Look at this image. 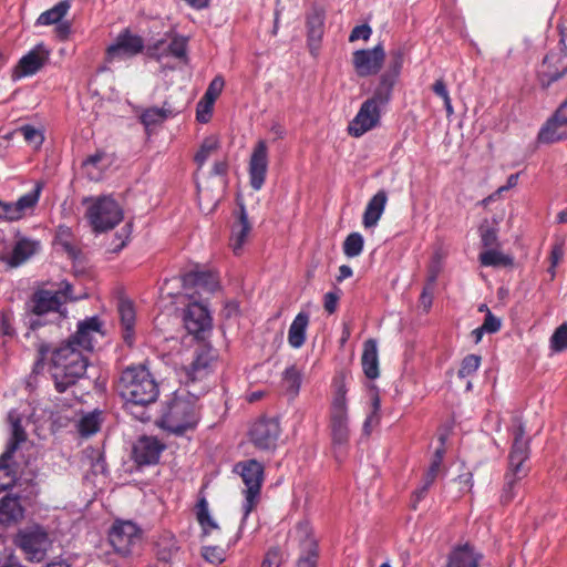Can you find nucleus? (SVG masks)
<instances>
[{
	"mask_svg": "<svg viewBox=\"0 0 567 567\" xmlns=\"http://www.w3.org/2000/svg\"><path fill=\"white\" fill-rule=\"evenodd\" d=\"M385 59V52L381 44L372 49L357 50L353 53L352 63L358 76L367 78L377 74Z\"/></svg>",
	"mask_w": 567,
	"mask_h": 567,
	"instance_id": "obj_13",
	"label": "nucleus"
},
{
	"mask_svg": "<svg viewBox=\"0 0 567 567\" xmlns=\"http://www.w3.org/2000/svg\"><path fill=\"white\" fill-rule=\"evenodd\" d=\"M308 324L309 315L303 311L299 312L290 324L288 331V342L292 348L299 349L305 344Z\"/></svg>",
	"mask_w": 567,
	"mask_h": 567,
	"instance_id": "obj_34",
	"label": "nucleus"
},
{
	"mask_svg": "<svg viewBox=\"0 0 567 567\" xmlns=\"http://www.w3.org/2000/svg\"><path fill=\"white\" fill-rule=\"evenodd\" d=\"M481 365V357L477 354H468L466 355L461 363V368L458 370L460 378H466L474 374Z\"/></svg>",
	"mask_w": 567,
	"mask_h": 567,
	"instance_id": "obj_52",
	"label": "nucleus"
},
{
	"mask_svg": "<svg viewBox=\"0 0 567 567\" xmlns=\"http://www.w3.org/2000/svg\"><path fill=\"white\" fill-rule=\"evenodd\" d=\"M216 363V353L212 348H200L189 367L185 368V383H194L205 379L214 369Z\"/></svg>",
	"mask_w": 567,
	"mask_h": 567,
	"instance_id": "obj_20",
	"label": "nucleus"
},
{
	"mask_svg": "<svg viewBox=\"0 0 567 567\" xmlns=\"http://www.w3.org/2000/svg\"><path fill=\"white\" fill-rule=\"evenodd\" d=\"M49 60V51L44 44L35 45L30 52L23 55L14 66L11 78L17 81L24 76H30L40 71Z\"/></svg>",
	"mask_w": 567,
	"mask_h": 567,
	"instance_id": "obj_18",
	"label": "nucleus"
},
{
	"mask_svg": "<svg viewBox=\"0 0 567 567\" xmlns=\"http://www.w3.org/2000/svg\"><path fill=\"white\" fill-rule=\"evenodd\" d=\"M23 216L20 213V208L17 207L16 203H2L0 207V218H4L7 220H19Z\"/></svg>",
	"mask_w": 567,
	"mask_h": 567,
	"instance_id": "obj_57",
	"label": "nucleus"
},
{
	"mask_svg": "<svg viewBox=\"0 0 567 567\" xmlns=\"http://www.w3.org/2000/svg\"><path fill=\"white\" fill-rule=\"evenodd\" d=\"M96 336H103L102 323L97 317H91L79 322L76 332L64 340V342L71 343L81 351H91Z\"/></svg>",
	"mask_w": 567,
	"mask_h": 567,
	"instance_id": "obj_19",
	"label": "nucleus"
},
{
	"mask_svg": "<svg viewBox=\"0 0 567 567\" xmlns=\"http://www.w3.org/2000/svg\"><path fill=\"white\" fill-rule=\"evenodd\" d=\"M17 132L23 136L27 143L35 148L40 147L44 141L43 133L32 125H22L17 130Z\"/></svg>",
	"mask_w": 567,
	"mask_h": 567,
	"instance_id": "obj_46",
	"label": "nucleus"
},
{
	"mask_svg": "<svg viewBox=\"0 0 567 567\" xmlns=\"http://www.w3.org/2000/svg\"><path fill=\"white\" fill-rule=\"evenodd\" d=\"M396 81L398 79L382 73L379 78L377 86L374 87L373 95L368 99V101H372L380 107L388 105L392 99V93Z\"/></svg>",
	"mask_w": 567,
	"mask_h": 567,
	"instance_id": "obj_33",
	"label": "nucleus"
},
{
	"mask_svg": "<svg viewBox=\"0 0 567 567\" xmlns=\"http://www.w3.org/2000/svg\"><path fill=\"white\" fill-rule=\"evenodd\" d=\"M165 445L155 436H141L133 445V460L140 465H153L159 460Z\"/></svg>",
	"mask_w": 567,
	"mask_h": 567,
	"instance_id": "obj_21",
	"label": "nucleus"
},
{
	"mask_svg": "<svg viewBox=\"0 0 567 567\" xmlns=\"http://www.w3.org/2000/svg\"><path fill=\"white\" fill-rule=\"evenodd\" d=\"M371 406L372 411L368 415L367 420L363 424V431L364 433L369 434L371 432V427L375 426L380 422V396L377 392H374L371 396Z\"/></svg>",
	"mask_w": 567,
	"mask_h": 567,
	"instance_id": "obj_48",
	"label": "nucleus"
},
{
	"mask_svg": "<svg viewBox=\"0 0 567 567\" xmlns=\"http://www.w3.org/2000/svg\"><path fill=\"white\" fill-rule=\"evenodd\" d=\"M363 237L359 233H351L343 243V252L347 257L359 256L363 249Z\"/></svg>",
	"mask_w": 567,
	"mask_h": 567,
	"instance_id": "obj_45",
	"label": "nucleus"
},
{
	"mask_svg": "<svg viewBox=\"0 0 567 567\" xmlns=\"http://www.w3.org/2000/svg\"><path fill=\"white\" fill-rule=\"evenodd\" d=\"M184 326L186 330L196 337L212 328V318L208 309L200 302H192L184 312Z\"/></svg>",
	"mask_w": 567,
	"mask_h": 567,
	"instance_id": "obj_22",
	"label": "nucleus"
},
{
	"mask_svg": "<svg viewBox=\"0 0 567 567\" xmlns=\"http://www.w3.org/2000/svg\"><path fill=\"white\" fill-rule=\"evenodd\" d=\"M40 193L41 185L37 184L33 190L24 194L16 202V205L18 208H20V213L22 214V216L25 215V212L28 209H32L37 205L40 197Z\"/></svg>",
	"mask_w": 567,
	"mask_h": 567,
	"instance_id": "obj_47",
	"label": "nucleus"
},
{
	"mask_svg": "<svg viewBox=\"0 0 567 567\" xmlns=\"http://www.w3.org/2000/svg\"><path fill=\"white\" fill-rule=\"evenodd\" d=\"M483 556L468 543L456 546L447 559V567H478Z\"/></svg>",
	"mask_w": 567,
	"mask_h": 567,
	"instance_id": "obj_25",
	"label": "nucleus"
},
{
	"mask_svg": "<svg viewBox=\"0 0 567 567\" xmlns=\"http://www.w3.org/2000/svg\"><path fill=\"white\" fill-rule=\"evenodd\" d=\"M109 540L116 553L127 556L141 544L142 530L131 520H116L109 532Z\"/></svg>",
	"mask_w": 567,
	"mask_h": 567,
	"instance_id": "obj_10",
	"label": "nucleus"
},
{
	"mask_svg": "<svg viewBox=\"0 0 567 567\" xmlns=\"http://www.w3.org/2000/svg\"><path fill=\"white\" fill-rule=\"evenodd\" d=\"M340 296L338 292L330 291L324 295L323 307L328 313H333L337 310L338 301Z\"/></svg>",
	"mask_w": 567,
	"mask_h": 567,
	"instance_id": "obj_63",
	"label": "nucleus"
},
{
	"mask_svg": "<svg viewBox=\"0 0 567 567\" xmlns=\"http://www.w3.org/2000/svg\"><path fill=\"white\" fill-rule=\"evenodd\" d=\"M381 109L372 101H364L348 126V132L354 137H360L368 131L378 126L381 118Z\"/></svg>",
	"mask_w": 567,
	"mask_h": 567,
	"instance_id": "obj_17",
	"label": "nucleus"
},
{
	"mask_svg": "<svg viewBox=\"0 0 567 567\" xmlns=\"http://www.w3.org/2000/svg\"><path fill=\"white\" fill-rule=\"evenodd\" d=\"M38 353L39 361H43L51 353L50 373L54 386L60 393L75 385L86 372L87 358L83 354V351L71 343L63 341L51 350L48 343L42 342L38 346Z\"/></svg>",
	"mask_w": 567,
	"mask_h": 567,
	"instance_id": "obj_1",
	"label": "nucleus"
},
{
	"mask_svg": "<svg viewBox=\"0 0 567 567\" xmlns=\"http://www.w3.org/2000/svg\"><path fill=\"white\" fill-rule=\"evenodd\" d=\"M220 147L219 138L216 135H209L204 138L198 152L194 156V161L198 168H202L206 161L215 154Z\"/></svg>",
	"mask_w": 567,
	"mask_h": 567,
	"instance_id": "obj_36",
	"label": "nucleus"
},
{
	"mask_svg": "<svg viewBox=\"0 0 567 567\" xmlns=\"http://www.w3.org/2000/svg\"><path fill=\"white\" fill-rule=\"evenodd\" d=\"M70 8H71V3L69 0H62V1L58 2L54 7L42 12L38 17V19L35 21V25L58 24L68 14Z\"/></svg>",
	"mask_w": 567,
	"mask_h": 567,
	"instance_id": "obj_35",
	"label": "nucleus"
},
{
	"mask_svg": "<svg viewBox=\"0 0 567 567\" xmlns=\"http://www.w3.org/2000/svg\"><path fill=\"white\" fill-rule=\"evenodd\" d=\"M184 288H197L206 292H214L218 289L217 276L212 271H189L181 277Z\"/></svg>",
	"mask_w": 567,
	"mask_h": 567,
	"instance_id": "obj_23",
	"label": "nucleus"
},
{
	"mask_svg": "<svg viewBox=\"0 0 567 567\" xmlns=\"http://www.w3.org/2000/svg\"><path fill=\"white\" fill-rule=\"evenodd\" d=\"M361 363L368 379L374 380L379 377V358L375 340L369 339L364 342Z\"/></svg>",
	"mask_w": 567,
	"mask_h": 567,
	"instance_id": "obj_31",
	"label": "nucleus"
},
{
	"mask_svg": "<svg viewBox=\"0 0 567 567\" xmlns=\"http://www.w3.org/2000/svg\"><path fill=\"white\" fill-rule=\"evenodd\" d=\"M513 444L508 455V470L505 475V485L502 493V502L508 503L514 498L515 484L527 476L529 467V440L525 437V430L522 423L514 429Z\"/></svg>",
	"mask_w": 567,
	"mask_h": 567,
	"instance_id": "obj_4",
	"label": "nucleus"
},
{
	"mask_svg": "<svg viewBox=\"0 0 567 567\" xmlns=\"http://www.w3.org/2000/svg\"><path fill=\"white\" fill-rule=\"evenodd\" d=\"M481 240L484 247H492L497 244V229L485 220L480 227Z\"/></svg>",
	"mask_w": 567,
	"mask_h": 567,
	"instance_id": "obj_54",
	"label": "nucleus"
},
{
	"mask_svg": "<svg viewBox=\"0 0 567 567\" xmlns=\"http://www.w3.org/2000/svg\"><path fill=\"white\" fill-rule=\"evenodd\" d=\"M280 435L279 422L275 419H260L256 421L250 431V441L257 449L272 450Z\"/></svg>",
	"mask_w": 567,
	"mask_h": 567,
	"instance_id": "obj_14",
	"label": "nucleus"
},
{
	"mask_svg": "<svg viewBox=\"0 0 567 567\" xmlns=\"http://www.w3.org/2000/svg\"><path fill=\"white\" fill-rule=\"evenodd\" d=\"M71 284L63 281L58 290L41 289L33 293L31 299V311L37 316H43L49 312L62 313L61 308L68 301L75 300L72 296Z\"/></svg>",
	"mask_w": 567,
	"mask_h": 567,
	"instance_id": "obj_9",
	"label": "nucleus"
},
{
	"mask_svg": "<svg viewBox=\"0 0 567 567\" xmlns=\"http://www.w3.org/2000/svg\"><path fill=\"white\" fill-rule=\"evenodd\" d=\"M372 33L371 28L368 24H361L353 28L350 33L349 41L354 42L359 39L368 40Z\"/></svg>",
	"mask_w": 567,
	"mask_h": 567,
	"instance_id": "obj_60",
	"label": "nucleus"
},
{
	"mask_svg": "<svg viewBox=\"0 0 567 567\" xmlns=\"http://www.w3.org/2000/svg\"><path fill=\"white\" fill-rule=\"evenodd\" d=\"M39 248L40 241L29 238H20L14 244L12 251L8 256L2 257V260L10 267H18L31 258Z\"/></svg>",
	"mask_w": 567,
	"mask_h": 567,
	"instance_id": "obj_24",
	"label": "nucleus"
},
{
	"mask_svg": "<svg viewBox=\"0 0 567 567\" xmlns=\"http://www.w3.org/2000/svg\"><path fill=\"white\" fill-rule=\"evenodd\" d=\"M105 157V153L102 151H96L94 154L90 155L82 164L83 168L86 172V175L90 179L97 181L100 178V172H94L97 164Z\"/></svg>",
	"mask_w": 567,
	"mask_h": 567,
	"instance_id": "obj_53",
	"label": "nucleus"
},
{
	"mask_svg": "<svg viewBox=\"0 0 567 567\" xmlns=\"http://www.w3.org/2000/svg\"><path fill=\"white\" fill-rule=\"evenodd\" d=\"M282 554L279 548H270L262 560L261 567H280L282 564Z\"/></svg>",
	"mask_w": 567,
	"mask_h": 567,
	"instance_id": "obj_58",
	"label": "nucleus"
},
{
	"mask_svg": "<svg viewBox=\"0 0 567 567\" xmlns=\"http://www.w3.org/2000/svg\"><path fill=\"white\" fill-rule=\"evenodd\" d=\"M167 45H165V40H158L154 44L148 45L146 48L147 56L161 61L163 56H166Z\"/></svg>",
	"mask_w": 567,
	"mask_h": 567,
	"instance_id": "obj_59",
	"label": "nucleus"
},
{
	"mask_svg": "<svg viewBox=\"0 0 567 567\" xmlns=\"http://www.w3.org/2000/svg\"><path fill=\"white\" fill-rule=\"evenodd\" d=\"M145 48L142 37L134 34L130 29H124L118 33L114 43L106 49V61L112 62L116 59H127L143 52Z\"/></svg>",
	"mask_w": 567,
	"mask_h": 567,
	"instance_id": "obj_12",
	"label": "nucleus"
},
{
	"mask_svg": "<svg viewBox=\"0 0 567 567\" xmlns=\"http://www.w3.org/2000/svg\"><path fill=\"white\" fill-rule=\"evenodd\" d=\"M86 202H91L86 217L94 231H106L122 221L123 209L113 197L100 196L95 199H84V203Z\"/></svg>",
	"mask_w": 567,
	"mask_h": 567,
	"instance_id": "obj_6",
	"label": "nucleus"
},
{
	"mask_svg": "<svg viewBox=\"0 0 567 567\" xmlns=\"http://www.w3.org/2000/svg\"><path fill=\"white\" fill-rule=\"evenodd\" d=\"M14 544L22 550L25 559L31 563L44 560L49 549L52 547L49 533L40 525L20 529L14 537Z\"/></svg>",
	"mask_w": 567,
	"mask_h": 567,
	"instance_id": "obj_7",
	"label": "nucleus"
},
{
	"mask_svg": "<svg viewBox=\"0 0 567 567\" xmlns=\"http://www.w3.org/2000/svg\"><path fill=\"white\" fill-rule=\"evenodd\" d=\"M236 471L239 472L243 482L246 485L245 489V503H244V517L241 520L240 528H243L248 515L256 507L260 489L264 482V466L256 460H248L236 464Z\"/></svg>",
	"mask_w": 567,
	"mask_h": 567,
	"instance_id": "obj_8",
	"label": "nucleus"
},
{
	"mask_svg": "<svg viewBox=\"0 0 567 567\" xmlns=\"http://www.w3.org/2000/svg\"><path fill=\"white\" fill-rule=\"evenodd\" d=\"M116 390L126 401L136 405H147L156 401L158 384L145 365L128 367L122 371Z\"/></svg>",
	"mask_w": 567,
	"mask_h": 567,
	"instance_id": "obj_3",
	"label": "nucleus"
},
{
	"mask_svg": "<svg viewBox=\"0 0 567 567\" xmlns=\"http://www.w3.org/2000/svg\"><path fill=\"white\" fill-rule=\"evenodd\" d=\"M388 202L385 190H379L368 203L363 214V226L365 228L374 227L381 218Z\"/></svg>",
	"mask_w": 567,
	"mask_h": 567,
	"instance_id": "obj_29",
	"label": "nucleus"
},
{
	"mask_svg": "<svg viewBox=\"0 0 567 567\" xmlns=\"http://www.w3.org/2000/svg\"><path fill=\"white\" fill-rule=\"evenodd\" d=\"M293 540L298 542L301 549L297 567H317L319 558L318 543L308 522H300L296 526Z\"/></svg>",
	"mask_w": 567,
	"mask_h": 567,
	"instance_id": "obj_11",
	"label": "nucleus"
},
{
	"mask_svg": "<svg viewBox=\"0 0 567 567\" xmlns=\"http://www.w3.org/2000/svg\"><path fill=\"white\" fill-rule=\"evenodd\" d=\"M550 348L556 352L567 349V322L561 323L550 338Z\"/></svg>",
	"mask_w": 567,
	"mask_h": 567,
	"instance_id": "obj_51",
	"label": "nucleus"
},
{
	"mask_svg": "<svg viewBox=\"0 0 567 567\" xmlns=\"http://www.w3.org/2000/svg\"><path fill=\"white\" fill-rule=\"evenodd\" d=\"M433 483L434 482H427L425 477L422 478V485L413 492V508H415L416 504L425 497Z\"/></svg>",
	"mask_w": 567,
	"mask_h": 567,
	"instance_id": "obj_64",
	"label": "nucleus"
},
{
	"mask_svg": "<svg viewBox=\"0 0 567 567\" xmlns=\"http://www.w3.org/2000/svg\"><path fill=\"white\" fill-rule=\"evenodd\" d=\"M200 420L198 396L187 392H177L162 409L159 426L165 431L183 435L194 431Z\"/></svg>",
	"mask_w": 567,
	"mask_h": 567,
	"instance_id": "obj_2",
	"label": "nucleus"
},
{
	"mask_svg": "<svg viewBox=\"0 0 567 567\" xmlns=\"http://www.w3.org/2000/svg\"><path fill=\"white\" fill-rule=\"evenodd\" d=\"M251 231V224L248 220L247 212L243 203L239 204V213L231 226L230 243L235 254H238Z\"/></svg>",
	"mask_w": 567,
	"mask_h": 567,
	"instance_id": "obj_27",
	"label": "nucleus"
},
{
	"mask_svg": "<svg viewBox=\"0 0 567 567\" xmlns=\"http://www.w3.org/2000/svg\"><path fill=\"white\" fill-rule=\"evenodd\" d=\"M268 171V146L266 141L259 140L252 148L249 159L248 173L250 186L255 190L261 189Z\"/></svg>",
	"mask_w": 567,
	"mask_h": 567,
	"instance_id": "obj_16",
	"label": "nucleus"
},
{
	"mask_svg": "<svg viewBox=\"0 0 567 567\" xmlns=\"http://www.w3.org/2000/svg\"><path fill=\"white\" fill-rule=\"evenodd\" d=\"M9 420L11 423L12 439L6 452H11V454H13L18 446L27 440V433L21 425L20 417L16 413H9Z\"/></svg>",
	"mask_w": 567,
	"mask_h": 567,
	"instance_id": "obj_38",
	"label": "nucleus"
},
{
	"mask_svg": "<svg viewBox=\"0 0 567 567\" xmlns=\"http://www.w3.org/2000/svg\"><path fill=\"white\" fill-rule=\"evenodd\" d=\"M172 55L182 61H187V38L183 35H174L167 45L166 56Z\"/></svg>",
	"mask_w": 567,
	"mask_h": 567,
	"instance_id": "obj_44",
	"label": "nucleus"
},
{
	"mask_svg": "<svg viewBox=\"0 0 567 567\" xmlns=\"http://www.w3.org/2000/svg\"><path fill=\"white\" fill-rule=\"evenodd\" d=\"M225 86V81L223 76H215L209 83L204 96L202 99L206 100V106L209 104H214L217 97L220 95L223 89Z\"/></svg>",
	"mask_w": 567,
	"mask_h": 567,
	"instance_id": "obj_50",
	"label": "nucleus"
},
{
	"mask_svg": "<svg viewBox=\"0 0 567 567\" xmlns=\"http://www.w3.org/2000/svg\"><path fill=\"white\" fill-rule=\"evenodd\" d=\"M567 74V50L560 47L556 51H550L543 61L539 79L543 86H549Z\"/></svg>",
	"mask_w": 567,
	"mask_h": 567,
	"instance_id": "obj_15",
	"label": "nucleus"
},
{
	"mask_svg": "<svg viewBox=\"0 0 567 567\" xmlns=\"http://www.w3.org/2000/svg\"><path fill=\"white\" fill-rule=\"evenodd\" d=\"M121 326L123 329V339L128 346L134 341L135 309L130 300L121 299L117 306Z\"/></svg>",
	"mask_w": 567,
	"mask_h": 567,
	"instance_id": "obj_30",
	"label": "nucleus"
},
{
	"mask_svg": "<svg viewBox=\"0 0 567 567\" xmlns=\"http://www.w3.org/2000/svg\"><path fill=\"white\" fill-rule=\"evenodd\" d=\"M100 413L92 412L80 419L78 423V431L82 436L87 437L95 434L100 430Z\"/></svg>",
	"mask_w": 567,
	"mask_h": 567,
	"instance_id": "obj_40",
	"label": "nucleus"
},
{
	"mask_svg": "<svg viewBox=\"0 0 567 567\" xmlns=\"http://www.w3.org/2000/svg\"><path fill=\"white\" fill-rule=\"evenodd\" d=\"M482 327L485 329V332L495 333L501 329V320L487 310V315L485 316Z\"/></svg>",
	"mask_w": 567,
	"mask_h": 567,
	"instance_id": "obj_62",
	"label": "nucleus"
},
{
	"mask_svg": "<svg viewBox=\"0 0 567 567\" xmlns=\"http://www.w3.org/2000/svg\"><path fill=\"white\" fill-rule=\"evenodd\" d=\"M196 517L204 535H209L213 530L219 528L217 523L209 515L208 503L205 497H200L198 499L196 505Z\"/></svg>",
	"mask_w": 567,
	"mask_h": 567,
	"instance_id": "obj_37",
	"label": "nucleus"
},
{
	"mask_svg": "<svg viewBox=\"0 0 567 567\" xmlns=\"http://www.w3.org/2000/svg\"><path fill=\"white\" fill-rule=\"evenodd\" d=\"M324 10L319 7H312L307 14L308 43L311 51L318 49L323 35Z\"/></svg>",
	"mask_w": 567,
	"mask_h": 567,
	"instance_id": "obj_26",
	"label": "nucleus"
},
{
	"mask_svg": "<svg viewBox=\"0 0 567 567\" xmlns=\"http://www.w3.org/2000/svg\"><path fill=\"white\" fill-rule=\"evenodd\" d=\"M202 556L210 564H220L225 559V550L219 546H205Z\"/></svg>",
	"mask_w": 567,
	"mask_h": 567,
	"instance_id": "obj_55",
	"label": "nucleus"
},
{
	"mask_svg": "<svg viewBox=\"0 0 567 567\" xmlns=\"http://www.w3.org/2000/svg\"><path fill=\"white\" fill-rule=\"evenodd\" d=\"M301 384V373L296 365H290L284 372L282 385L286 392L292 396L297 395Z\"/></svg>",
	"mask_w": 567,
	"mask_h": 567,
	"instance_id": "obj_39",
	"label": "nucleus"
},
{
	"mask_svg": "<svg viewBox=\"0 0 567 567\" xmlns=\"http://www.w3.org/2000/svg\"><path fill=\"white\" fill-rule=\"evenodd\" d=\"M11 458V452H4L0 456V489H7L14 484L16 474L9 465Z\"/></svg>",
	"mask_w": 567,
	"mask_h": 567,
	"instance_id": "obj_41",
	"label": "nucleus"
},
{
	"mask_svg": "<svg viewBox=\"0 0 567 567\" xmlns=\"http://www.w3.org/2000/svg\"><path fill=\"white\" fill-rule=\"evenodd\" d=\"M329 430L332 449L338 454H343L350 440L349 414L346 399V391L340 388L331 403Z\"/></svg>",
	"mask_w": 567,
	"mask_h": 567,
	"instance_id": "obj_5",
	"label": "nucleus"
},
{
	"mask_svg": "<svg viewBox=\"0 0 567 567\" xmlns=\"http://www.w3.org/2000/svg\"><path fill=\"white\" fill-rule=\"evenodd\" d=\"M404 51L401 48L394 49L390 52L389 66L384 74L398 79L403 65Z\"/></svg>",
	"mask_w": 567,
	"mask_h": 567,
	"instance_id": "obj_49",
	"label": "nucleus"
},
{
	"mask_svg": "<svg viewBox=\"0 0 567 567\" xmlns=\"http://www.w3.org/2000/svg\"><path fill=\"white\" fill-rule=\"evenodd\" d=\"M480 261L482 266H511L513 264V259L509 256L502 254L498 250L489 249L480 255Z\"/></svg>",
	"mask_w": 567,
	"mask_h": 567,
	"instance_id": "obj_43",
	"label": "nucleus"
},
{
	"mask_svg": "<svg viewBox=\"0 0 567 567\" xmlns=\"http://www.w3.org/2000/svg\"><path fill=\"white\" fill-rule=\"evenodd\" d=\"M567 138V124L554 113L538 133V141L551 144Z\"/></svg>",
	"mask_w": 567,
	"mask_h": 567,
	"instance_id": "obj_28",
	"label": "nucleus"
},
{
	"mask_svg": "<svg viewBox=\"0 0 567 567\" xmlns=\"http://www.w3.org/2000/svg\"><path fill=\"white\" fill-rule=\"evenodd\" d=\"M171 115L172 111L165 107H150L142 113L141 122L150 127L163 123Z\"/></svg>",
	"mask_w": 567,
	"mask_h": 567,
	"instance_id": "obj_42",
	"label": "nucleus"
},
{
	"mask_svg": "<svg viewBox=\"0 0 567 567\" xmlns=\"http://www.w3.org/2000/svg\"><path fill=\"white\" fill-rule=\"evenodd\" d=\"M435 279V275L430 277L427 285L423 288V291L420 296V303L425 311H429L432 306Z\"/></svg>",
	"mask_w": 567,
	"mask_h": 567,
	"instance_id": "obj_56",
	"label": "nucleus"
},
{
	"mask_svg": "<svg viewBox=\"0 0 567 567\" xmlns=\"http://www.w3.org/2000/svg\"><path fill=\"white\" fill-rule=\"evenodd\" d=\"M23 513L19 497L7 495L0 499V524L16 523L23 517Z\"/></svg>",
	"mask_w": 567,
	"mask_h": 567,
	"instance_id": "obj_32",
	"label": "nucleus"
},
{
	"mask_svg": "<svg viewBox=\"0 0 567 567\" xmlns=\"http://www.w3.org/2000/svg\"><path fill=\"white\" fill-rule=\"evenodd\" d=\"M213 105L209 104V106H206V100L202 99L197 104L196 110V118L200 123H206L209 121V117L212 115Z\"/></svg>",
	"mask_w": 567,
	"mask_h": 567,
	"instance_id": "obj_61",
	"label": "nucleus"
}]
</instances>
